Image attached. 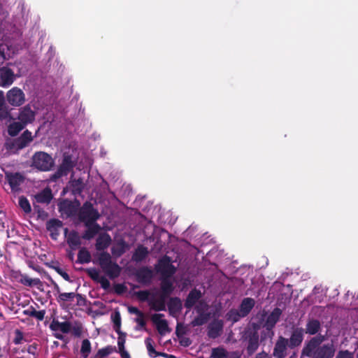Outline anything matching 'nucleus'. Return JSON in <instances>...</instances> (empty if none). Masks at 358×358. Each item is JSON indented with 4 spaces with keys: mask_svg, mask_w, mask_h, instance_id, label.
Instances as JSON below:
<instances>
[{
    "mask_svg": "<svg viewBox=\"0 0 358 358\" xmlns=\"http://www.w3.org/2000/svg\"><path fill=\"white\" fill-rule=\"evenodd\" d=\"M97 263L110 279L113 280L120 276L122 268L116 262L112 260V257L108 252H101L99 254Z\"/></svg>",
    "mask_w": 358,
    "mask_h": 358,
    "instance_id": "obj_1",
    "label": "nucleus"
},
{
    "mask_svg": "<svg viewBox=\"0 0 358 358\" xmlns=\"http://www.w3.org/2000/svg\"><path fill=\"white\" fill-rule=\"evenodd\" d=\"M55 166V159L51 155L44 151H37L31 158L30 166L41 172H48Z\"/></svg>",
    "mask_w": 358,
    "mask_h": 358,
    "instance_id": "obj_2",
    "label": "nucleus"
},
{
    "mask_svg": "<svg viewBox=\"0 0 358 358\" xmlns=\"http://www.w3.org/2000/svg\"><path fill=\"white\" fill-rule=\"evenodd\" d=\"M78 219L83 222L85 225L88 223L96 222L100 217L99 211L94 208L93 204L90 201H85L83 206L79 208L78 213Z\"/></svg>",
    "mask_w": 358,
    "mask_h": 358,
    "instance_id": "obj_3",
    "label": "nucleus"
},
{
    "mask_svg": "<svg viewBox=\"0 0 358 358\" xmlns=\"http://www.w3.org/2000/svg\"><path fill=\"white\" fill-rule=\"evenodd\" d=\"M34 140L31 132L25 130L19 137L10 142L6 143V148L13 154H17L20 150L27 147Z\"/></svg>",
    "mask_w": 358,
    "mask_h": 358,
    "instance_id": "obj_4",
    "label": "nucleus"
},
{
    "mask_svg": "<svg viewBox=\"0 0 358 358\" xmlns=\"http://www.w3.org/2000/svg\"><path fill=\"white\" fill-rule=\"evenodd\" d=\"M336 352V348L333 341L322 344L311 350L308 355H304L311 358H333Z\"/></svg>",
    "mask_w": 358,
    "mask_h": 358,
    "instance_id": "obj_5",
    "label": "nucleus"
},
{
    "mask_svg": "<svg viewBox=\"0 0 358 358\" xmlns=\"http://www.w3.org/2000/svg\"><path fill=\"white\" fill-rule=\"evenodd\" d=\"M155 269L164 278H171L176 272V268L173 265L171 258L167 255H164L159 259Z\"/></svg>",
    "mask_w": 358,
    "mask_h": 358,
    "instance_id": "obj_6",
    "label": "nucleus"
},
{
    "mask_svg": "<svg viewBox=\"0 0 358 358\" xmlns=\"http://www.w3.org/2000/svg\"><path fill=\"white\" fill-rule=\"evenodd\" d=\"M80 203L75 199L73 201L69 199H64L58 204L59 211L66 217H73L78 215Z\"/></svg>",
    "mask_w": 358,
    "mask_h": 358,
    "instance_id": "obj_7",
    "label": "nucleus"
},
{
    "mask_svg": "<svg viewBox=\"0 0 358 358\" xmlns=\"http://www.w3.org/2000/svg\"><path fill=\"white\" fill-rule=\"evenodd\" d=\"M6 99L8 103L13 106H20L25 101L24 93L17 87H14L8 91Z\"/></svg>",
    "mask_w": 358,
    "mask_h": 358,
    "instance_id": "obj_8",
    "label": "nucleus"
},
{
    "mask_svg": "<svg viewBox=\"0 0 358 358\" xmlns=\"http://www.w3.org/2000/svg\"><path fill=\"white\" fill-rule=\"evenodd\" d=\"M15 78L14 71L7 67H0V87L7 88L14 82Z\"/></svg>",
    "mask_w": 358,
    "mask_h": 358,
    "instance_id": "obj_9",
    "label": "nucleus"
},
{
    "mask_svg": "<svg viewBox=\"0 0 358 358\" xmlns=\"http://www.w3.org/2000/svg\"><path fill=\"white\" fill-rule=\"evenodd\" d=\"M164 316V314L155 313L151 317L152 322L156 325L158 333L162 336L171 331L169 327L168 322L166 320L162 319Z\"/></svg>",
    "mask_w": 358,
    "mask_h": 358,
    "instance_id": "obj_10",
    "label": "nucleus"
},
{
    "mask_svg": "<svg viewBox=\"0 0 358 358\" xmlns=\"http://www.w3.org/2000/svg\"><path fill=\"white\" fill-rule=\"evenodd\" d=\"M304 329L301 327L293 329L290 338L288 339L289 348L293 349L300 346L303 341Z\"/></svg>",
    "mask_w": 358,
    "mask_h": 358,
    "instance_id": "obj_11",
    "label": "nucleus"
},
{
    "mask_svg": "<svg viewBox=\"0 0 358 358\" xmlns=\"http://www.w3.org/2000/svg\"><path fill=\"white\" fill-rule=\"evenodd\" d=\"M282 313V312L280 308H275L273 311L268 315L265 321L264 327L266 328L268 331H271L272 334H273V329L279 321Z\"/></svg>",
    "mask_w": 358,
    "mask_h": 358,
    "instance_id": "obj_12",
    "label": "nucleus"
},
{
    "mask_svg": "<svg viewBox=\"0 0 358 358\" xmlns=\"http://www.w3.org/2000/svg\"><path fill=\"white\" fill-rule=\"evenodd\" d=\"M6 179L13 192H17L24 180V176L18 172L6 173Z\"/></svg>",
    "mask_w": 358,
    "mask_h": 358,
    "instance_id": "obj_13",
    "label": "nucleus"
},
{
    "mask_svg": "<svg viewBox=\"0 0 358 358\" xmlns=\"http://www.w3.org/2000/svg\"><path fill=\"white\" fill-rule=\"evenodd\" d=\"M287 347H289L288 339L282 336H279L275 344L273 355L275 358H285Z\"/></svg>",
    "mask_w": 358,
    "mask_h": 358,
    "instance_id": "obj_14",
    "label": "nucleus"
},
{
    "mask_svg": "<svg viewBox=\"0 0 358 358\" xmlns=\"http://www.w3.org/2000/svg\"><path fill=\"white\" fill-rule=\"evenodd\" d=\"M17 120L25 127L35 120V112L33 111L30 106H25L20 109Z\"/></svg>",
    "mask_w": 358,
    "mask_h": 358,
    "instance_id": "obj_15",
    "label": "nucleus"
},
{
    "mask_svg": "<svg viewBox=\"0 0 358 358\" xmlns=\"http://www.w3.org/2000/svg\"><path fill=\"white\" fill-rule=\"evenodd\" d=\"M74 166L75 164L72 160V156L65 154L62 164L57 169V175H59V176H66L71 170H73Z\"/></svg>",
    "mask_w": 358,
    "mask_h": 358,
    "instance_id": "obj_16",
    "label": "nucleus"
},
{
    "mask_svg": "<svg viewBox=\"0 0 358 358\" xmlns=\"http://www.w3.org/2000/svg\"><path fill=\"white\" fill-rule=\"evenodd\" d=\"M63 223L61 220L55 218L50 219L46 223V229L50 232L52 240L56 241L59 236V229L62 227Z\"/></svg>",
    "mask_w": 358,
    "mask_h": 358,
    "instance_id": "obj_17",
    "label": "nucleus"
},
{
    "mask_svg": "<svg viewBox=\"0 0 358 358\" xmlns=\"http://www.w3.org/2000/svg\"><path fill=\"white\" fill-rule=\"evenodd\" d=\"M223 329V322L221 320H216L211 322L208 326V336L215 339L219 337Z\"/></svg>",
    "mask_w": 358,
    "mask_h": 358,
    "instance_id": "obj_18",
    "label": "nucleus"
},
{
    "mask_svg": "<svg viewBox=\"0 0 358 358\" xmlns=\"http://www.w3.org/2000/svg\"><path fill=\"white\" fill-rule=\"evenodd\" d=\"M259 334L255 330L248 334V343L247 346V352L249 356L253 355L259 348Z\"/></svg>",
    "mask_w": 358,
    "mask_h": 358,
    "instance_id": "obj_19",
    "label": "nucleus"
},
{
    "mask_svg": "<svg viewBox=\"0 0 358 358\" xmlns=\"http://www.w3.org/2000/svg\"><path fill=\"white\" fill-rule=\"evenodd\" d=\"M325 339V336L319 334L316 336L311 338L307 343L302 350V355H308L311 350H314L316 347L321 346L322 343Z\"/></svg>",
    "mask_w": 358,
    "mask_h": 358,
    "instance_id": "obj_20",
    "label": "nucleus"
},
{
    "mask_svg": "<svg viewBox=\"0 0 358 358\" xmlns=\"http://www.w3.org/2000/svg\"><path fill=\"white\" fill-rule=\"evenodd\" d=\"M112 241L110 236L108 233H103L100 234L96 238L95 247L96 250L105 252L110 245Z\"/></svg>",
    "mask_w": 358,
    "mask_h": 358,
    "instance_id": "obj_21",
    "label": "nucleus"
},
{
    "mask_svg": "<svg viewBox=\"0 0 358 358\" xmlns=\"http://www.w3.org/2000/svg\"><path fill=\"white\" fill-rule=\"evenodd\" d=\"M201 297V292L200 290L196 288L192 289L188 294L185 301V307L187 309L190 310L196 304V303L199 300Z\"/></svg>",
    "mask_w": 358,
    "mask_h": 358,
    "instance_id": "obj_22",
    "label": "nucleus"
},
{
    "mask_svg": "<svg viewBox=\"0 0 358 358\" xmlns=\"http://www.w3.org/2000/svg\"><path fill=\"white\" fill-rule=\"evenodd\" d=\"M196 312L199 314L191 322L190 324L192 327L201 326L207 323L209 320L210 315L209 313L204 312L199 307H196Z\"/></svg>",
    "mask_w": 358,
    "mask_h": 358,
    "instance_id": "obj_23",
    "label": "nucleus"
},
{
    "mask_svg": "<svg viewBox=\"0 0 358 358\" xmlns=\"http://www.w3.org/2000/svg\"><path fill=\"white\" fill-rule=\"evenodd\" d=\"M20 282L27 287H36L41 291L43 289V283L39 278H30L28 275H21Z\"/></svg>",
    "mask_w": 358,
    "mask_h": 358,
    "instance_id": "obj_24",
    "label": "nucleus"
},
{
    "mask_svg": "<svg viewBox=\"0 0 358 358\" xmlns=\"http://www.w3.org/2000/svg\"><path fill=\"white\" fill-rule=\"evenodd\" d=\"M255 305V301L254 299L250 297L244 298L239 306L238 310L242 315L246 317L251 312Z\"/></svg>",
    "mask_w": 358,
    "mask_h": 358,
    "instance_id": "obj_25",
    "label": "nucleus"
},
{
    "mask_svg": "<svg viewBox=\"0 0 358 358\" xmlns=\"http://www.w3.org/2000/svg\"><path fill=\"white\" fill-rule=\"evenodd\" d=\"M53 198L52 190L46 187L34 196L36 201L38 203L49 204Z\"/></svg>",
    "mask_w": 358,
    "mask_h": 358,
    "instance_id": "obj_26",
    "label": "nucleus"
},
{
    "mask_svg": "<svg viewBox=\"0 0 358 358\" xmlns=\"http://www.w3.org/2000/svg\"><path fill=\"white\" fill-rule=\"evenodd\" d=\"M88 225H85L87 229L82 235V238L85 240L92 239L101 230L100 225L96 222L88 223Z\"/></svg>",
    "mask_w": 358,
    "mask_h": 358,
    "instance_id": "obj_27",
    "label": "nucleus"
},
{
    "mask_svg": "<svg viewBox=\"0 0 358 358\" xmlns=\"http://www.w3.org/2000/svg\"><path fill=\"white\" fill-rule=\"evenodd\" d=\"M321 329V322L314 318L308 319L306 324L305 333L309 335H315Z\"/></svg>",
    "mask_w": 358,
    "mask_h": 358,
    "instance_id": "obj_28",
    "label": "nucleus"
},
{
    "mask_svg": "<svg viewBox=\"0 0 358 358\" xmlns=\"http://www.w3.org/2000/svg\"><path fill=\"white\" fill-rule=\"evenodd\" d=\"M136 276L140 282H149L152 278V271L148 267L143 266L136 271Z\"/></svg>",
    "mask_w": 358,
    "mask_h": 358,
    "instance_id": "obj_29",
    "label": "nucleus"
},
{
    "mask_svg": "<svg viewBox=\"0 0 358 358\" xmlns=\"http://www.w3.org/2000/svg\"><path fill=\"white\" fill-rule=\"evenodd\" d=\"M50 328L54 331H60L63 334H68L71 331V324L67 321L61 322L58 320H54L50 324Z\"/></svg>",
    "mask_w": 358,
    "mask_h": 358,
    "instance_id": "obj_30",
    "label": "nucleus"
},
{
    "mask_svg": "<svg viewBox=\"0 0 358 358\" xmlns=\"http://www.w3.org/2000/svg\"><path fill=\"white\" fill-rule=\"evenodd\" d=\"M169 314L174 315L179 313L182 309V301L178 297H171L168 303Z\"/></svg>",
    "mask_w": 358,
    "mask_h": 358,
    "instance_id": "obj_31",
    "label": "nucleus"
},
{
    "mask_svg": "<svg viewBox=\"0 0 358 358\" xmlns=\"http://www.w3.org/2000/svg\"><path fill=\"white\" fill-rule=\"evenodd\" d=\"M67 243L72 250H76L81 245L80 237L76 231H71L67 236Z\"/></svg>",
    "mask_w": 358,
    "mask_h": 358,
    "instance_id": "obj_32",
    "label": "nucleus"
},
{
    "mask_svg": "<svg viewBox=\"0 0 358 358\" xmlns=\"http://www.w3.org/2000/svg\"><path fill=\"white\" fill-rule=\"evenodd\" d=\"M148 254L149 251L146 247L142 245H138L132 255V259L136 262H141L146 258Z\"/></svg>",
    "mask_w": 358,
    "mask_h": 358,
    "instance_id": "obj_33",
    "label": "nucleus"
},
{
    "mask_svg": "<svg viewBox=\"0 0 358 358\" xmlns=\"http://www.w3.org/2000/svg\"><path fill=\"white\" fill-rule=\"evenodd\" d=\"M69 184L71 192L74 196L80 195L85 189V185L81 178L71 180Z\"/></svg>",
    "mask_w": 358,
    "mask_h": 358,
    "instance_id": "obj_34",
    "label": "nucleus"
},
{
    "mask_svg": "<svg viewBox=\"0 0 358 358\" xmlns=\"http://www.w3.org/2000/svg\"><path fill=\"white\" fill-rule=\"evenodd\" d=\"M45 310H36L33 306H29L27 309L23 310V315L31 317H35L38 321H42L45 315Z\"/></svg>",
    "mask_w": 358,
    "mask_h": 358,
    "instance_id": "obj_35",
    "label": "nucleus"
},
{
    "mask_svg": "<svg viewBox=\"0 0 358 358\" xmlns=\"http://www.w3.org/2000/svg\"><path fill=\"white\" fill-rule=\"evenodd\" d=\"M174 287L173 285V283L171 282V280L169 278H162V282H161V290L162 294L161 296L164 297H168L172 292H173Z\"/></svg>",
    "mask_w": 358,
    "mask_h": 358,
    "instance_id": "obj_36",
    "label": "nucleus"
},
{
    "mask_svg": "<svg viewBox=\"0 0 358 358\" xmlns=\"http://www.w3.org/2000/svg\"><path fill=\"white\" fill-rule=\"evenodd\" d=\"M24 127L25 126L20 121L13 122L8 125V133L10 136L14 137L16 136Z\"/></svg>",
    "mask_w": 358,
    "mask_h": 358,
    "instance_id": "obj_37",
    "label": "nucleus"
},
{
    "mask_svg": "<svg viewBox=\"0 0 358 358\" xmlns=\"http://www.w3.org/2000/svg\"><path fill=\"white\" fill-rule=\"evenodd\" d=\"M91 259L90 252L85 248H82L78 252L77 262L80 264H87L91 262Z\"/></svg>",
    "mask_w": 358,
    "mask_h": 358,
    "instance_id": "obj_38",
    "label": "nucleus"
},
{
    "mask_svg": "<svg viewBox=\"0 0 358 358\" xmlns=\"http://www.w3.org/2000/svg\"><path fill=\"white\" fill-rule=\"evenodd\" d=\"M114 352H117L115 346L107 345L105 348L99 349L96 353L94 358H104Z\"/></svg>",
    "mask_w": 358,
    "mask_h": 358,
    "instance_id": "obj_39",
    "label": "nucleus"
},
{
    "mask_svg": "<svg viewBox=\"0 0 358 358\" xmlns=\"http://www.w3.org/2000/svg\"><path fill=\"white\" fill-rule=\"evenodd\" d=\"M10 57V48L8 45L6 43H0V64H3Z\"/></svg>",
    "mask_w": 358,
    "mask_h": 358,
    "instance_id": "obj_40",
    "label": "nucleus"
},
{
    "mask_svg": "<svg viewBox=\"0 0 358 358\" xmlns=\"http://www.w3.org/2000/svg\"><path fill=\"white\" fill-rule=\"evenodd\" d=\"M166 297L160 296L159 299L155 300L150 303L151 308L155 311H163L166 310Z\"/></svg>",
    "mask_w": 358,
    "mask_h": 358,
    "instance_id": "obj_41",
    "label": "nucleus"
},
{
    "mask_svg": "<svg viewBox=\"0 0 358 358\" xmlns=\"http://www.w3.org/2000/svg\"><path fill=\"white\" fill-rule=\"evenodd\" d=\"M126 251V243L122 241L116 247L111 248V253L116 257H121Z\"/></svg>",
    "mask_w": 358,
    "mask_h": 358,
    "instance_id": "obj_42",
    "label": "nucleus"
},
{
    "mask_svg": "<svg viewBox=\"0 0 358 358\" xmlns=\"http://www.w3.org/2000/svg\"><path fill=\"white\" fill-rule=\"evenodd\" d=\"M211 358H228L227 351L222 347L212 349Z\"/></svg>",
    "mask_w": 358,
    "mask_h": 358,
    "instance_id": "obj_43",
    "label": "nucleus"
},
{
    "mask_svg": "<svg viewBox=\"0 0 358 358\" xmlns=\"http://www.w3.org/2000/svg\"><path fill=\"white\" fill-rule=\"evenodd\" d=\"M18 204L20 208L27 214L31 211V208L29 200L24 196L19 197Z\"/></svg>",
    "mask_w": 358,
    "mask_h": 358,
    "instance_id": "obj_44",
    "label": "nucleus"
},
{
    "mask_svg": "<svg viewBox=\"0 0 358 358\" xmlns=\"http://www.w3.org/2000/svg\"><path fill=\"white\" fill-rule=\"evenodd\" d=\"M91 343L88 339H84L82 341L80 353L84 358H87L91 352Z\"/></svg>",
    "mask_w": 358,
    "mask_h": 358,
    "instance_id": "obj_45",
    "label": "nucleus"
},
{
    "mask_svg": "<svg viewBox=\"0 0 358 358\" xmlns=\"http://www.w3.org/2000/svg\"><path fill=\"white\" fill-rule=\"evenodd\" d=\"M145 343L147 348L148 355L152 358L157 357V351L155 350L153 346V341L151 338L148 337L145 340Z\"/></svg>",
    "mask_w": 358,
    "mask_h": 358,
    "instance_id": "obj_46",
    "label": "nucleus"
},
{
    "mask_svg": "<svg viewBox=\"0 0 358 358\" xmlns=\"http://www.w3.org/2000/svg\"><path fill=\"white\" fill-rule=\"evenodd\" d=\"M76 296V293L74 292H62L59 293L58 297L57 298V301L58 303L66 302L69 301H72Z\"/></svg>",
    "mask_w": 358,
    "mask_h": 358,
    "instance_id": "obj_47",
    "label": "nucleus"
},
{
    "mask_svg": "<svg viewBox=\"0 0 358 358\" xmlns=\"http://www.w3.org/2000/svg\"><path fill=\"white\" fill-rule=\"evenodd\" d=\"M87 275L94 282H97L101 277L99 271L96 268H89L85 270Z\"/></svg>",
    "mask_w": 358,
    "mask_h": 358,
    "instance_id": "obj_48",
    "label": "nucleus"
},
{
    "mask_svg": "<svg viewBox=\"0 0 358 358\" xmlns=\"http://www.w3.org/2000/svg\"><path fill=\"white\" fill-rule=\"evenodd\" d=\"M13 119L10 116V112L8 111L7 106L5 103L0 106V120H6L7 118Z\"/></svg>",
    "mask_w": 358,
    "mask_h": 358,
    "instance_id": "obj_49",
    "label": "nucleus"
},
{
    "mask_svg": "<svg viewBox=\"0 0 358 358\" xmlns=\"http://www.w3.org/2000/svg\"><path fill=\"white\" fill-rule=\"evenodd\" d=\"M135 296L141 301H146L148 300L150 292L148 290H140L134 293Z\"/></svg>",
    "mask_w": 358,
    "mask_h": 358,
    "instance_id": "obj_50",
    "label": "nucleus"
},
{
    "mask_svg": "<svg viewBox=\"0 0 358 358\" xmlns=\"http://www.w3.org/2000/svg\"><path fill=\"white\" fill-rule=\"evenodd\" d=\"M14 335H15V337L13 338V343L15 345H20L22 343V341L24 340V334L23 332L18 329H16L15 331H14Z\"/></svg>",
    "mask_w": 358,
    "mask_h": 358,
    "instance_id": "obj_51",
    "label": "nucleus"
},
{
    "mask_svg": "<svg viewBox=\"0 0 358 358\" xmlns=\"http://www.w3.org/2000/svg\"><path fill=\"white\" fill-rule=\"evenodd\" d=\"M229 317L234 323L237 322L241 318L245 317L238 310H231L229 313Z\"/></svg>",
    "mask_w": 358,
    "mask_h": 358,
    "instance_id": "obj_52",
    "label": "nucleus"
},
{
    "mask_svg": "<svg viewBox=\"0 0 358 358\" xmlns=\"http://www.w3.org/2000/svg\"><path fill=\"white\" fill-rule=\"evenodd\" d=\"M187 329L183 324L178 323L176 328V334L178 338H181L183 335L186 334Z\"/></svg>",
    "mask_w": 358,
    "mask_h": 358,
    "instance_id": "obj_53",
    "label": "nucleus"
},
{
    "mask_svg": "<svg viewBox=\"0 0 358 358\" xmlns=\"http://www.w3.org/2000/svg\"><path fill=\"white\" fill-rule=\"evenodd\" d=\"M111 318L113 322V327L116 326L117 328L121 327V315L120 312L116 311L113 315H112Z\"/></svg>",
    "mask_w": 358,
    "mask_h": 358,
    "instance_id": "obj_54",
    "label": "nucleus"
},
{
    "mask_svg": "<svg viewBox=\"0 0 358 358\" xmlns=\"http://www.w3.org/2000/svg\"><path fill=\"white\" fill-rule=\"evenodd\" d=\"M336 358H354V355L353 352H351L348 350H340L337 353Z\"/></svg>",
    "mask_w": 358,
    "mask_h": 358,
    "instance_id": "obj_55",
    "label": "nucleus"
},
{
    "mask_svg": "<svg viewBox=\"0 0 358 358\" xmlns=\"http://www.w3.org/2000/svg\"><path fill=\"white\" fill-rule=\"evenodd\" d=\"M96 282L100 283L101 287L105 290L108 289L110 286L109 280L104 276H101Z\"/></svg>",
    "mask_w": 358,
    "mask_h": 358,
    "instance_id": "obj_56",
    "label": "nucleus"
},
{
    "mask_svg": "<svg viewBox=\"0 0 358 358\" xmlns=\"http://www.w3.org/2000/svg\"><path fill=\"white\" fill-rule=\"evenodd\" d=\"M55 271L60 275L65 280L71 281L69 275L64 271H63L59 266H53Z\"/></svg>",
    "mask_w": 358,
    "mask_h": 358,
    "instance_id": "obj_57",
    "label": "nucleus"
},
{
    "mask_svg": "<svg viewBox=\"0 0 358 358\" xmlns=\"http://www.w3.org/2000/svg\"><path fill=\"white\" fill-rule=\"evenodd\" d=\"M114 289L116 294H122L127 290V287L124 284H116L114 286Z\"/></svg>",
    "mask_w": 358,
    "mask_h": 358,
    "instance_id": "obj_58",
    "label": "nucleus"
},
{
    "mask_svg": "<svg viewBox=\"0 0 358 358\" xmlns=\"http://www.w3.org/2000/svg\"><path fill=\"white\" fill-rule=\"evenodd\" d=\"M126 342V337L124 336H118L117 339V345H118V351H122L125 350L124 344Z\"/></svg>",
    "mask_w": 358,
    "mask_h": 358,
    "instance_id": "obj_59",
    "label": "nucleus"
},
{
    "mask_svg": "<svg viewBox=\"0 0 358 358\" xmlns=\"http://www.w3.org/2000/svg\"><path fill=\"white\" fill-rule=\"evenodd\" d=\"M128 311L131 314L136 315L138 317L144 316V313L141 311L138 308L134 306H129L128 308Z\"/></svg>",
    "mask_w": 358,
    "mask_h": 358,
    "instance_id": "obj_60",
    "label": "nucleus"
},
{
    "mask_svg": "<svg viewBox=\"0 0 358 358\" xmlns=\"http://www.w3.org/2000/svg\"><path fill=\"white\" fill-rule=\"evenodd\" d=\"M179 338V343L181 346L183 347H189L192 344V341L189 338L187 337H183Z\"/></svg>",
    "mask_w": 358,
    "mask_h": 358,
    "instance_id": "obj_61",
    "label": "nucleus"
},
{
    "mask_svg": "<svg viewBox=\"0 0 358 358\" xmlns=\"http://www.w3.org/2000/svg\"><path fill=\"white\" fill-rule=\"evenodd\" d=\"M77 299V305L78 306H85L86 302V299L81 294H76V296Z\"/></svg>",
    "mask_w": 358,
    "mask_h": 358,
    "instance_id": "obj_62",
    "label": "nucleus"
},
{
    "mask_svg": "<svg viewBox=\"0 0 358 358\" xmlns=\"http://www.w3.org/2000/svg\"><path fill=\"white\" fill-rule=\"evenodd\" d=\"M145 315L144 316H142V317H138L137 318H136L135 321L136 322V323L138 324V326L141 327V328H143L145 329V326H146V321L144 318Z\"/></svg>",
    "mask_w": 358,
    "mask_h": 358,
    "instance_id": "obj_63",
    "label": "nucleus"
},
{
    "mask_svg": "<svg viewBox=\"0 0 358 358\" xmlns=\"http://www.w3.org/2000/svg\"><path fill=\"white\" fill-rule=\"evenodd\" d=\"M36 344H32L28 346L27 351L31 355H34L36 351Z\"/></svg>",
    "mask_w": 358,
    "mask_h": 358,
    "instance_id": "obj_64",
    "label": "nucleus"
}]
</instances>
